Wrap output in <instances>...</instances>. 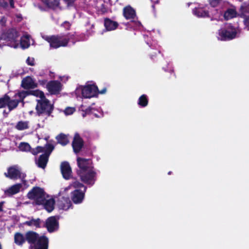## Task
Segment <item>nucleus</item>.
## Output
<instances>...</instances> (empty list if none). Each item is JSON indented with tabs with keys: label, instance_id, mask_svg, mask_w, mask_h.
Returning a JSON list of instances; mask_svg holds the SVG:
<instances>
[{
	"label": "nucleus",
	"instance_id": "f257e3e1",
	"mask_svg": "<svg viewBox=\"0 0 249 249\" xmlns=\"http://www.w3.org/2000/svg\"><path fill=\"white\" fill-rule=\"evenodd\" d=\"M25 241L30 245V249H36L39 246V244L47 247V249L49 248V239L45 235L39 236L36 232L32 231H27L25 234Z\"/></svg>",
	"mask_w": 249,
	"mask_h": 249
},
{
	"label": "nucleus",
	"instance_id": "f03ea898",
	"mask_svg": "<svg viewBox=\"0 0 249 249\" xmlns=\"http://www.w3.org/2000/svg\"><path fill=\"white\" fill-rule=\"evenodd\" d=\"M30 94L40 98V100L37 101L36 106V109L38 114H50L53 108V106L50 103L49 100L45 98L44 93L42 91L39 90H33L30 92Z\"/></svg>",
	"mask_w": 249,
	"mask_h": 249
},
{
	"label": "nucleus",
	"instance_id": "7ed1b4c3",
	"mask_svg": "<svg viewBox=\"0 0 249 249\" xmlns=\"http://www.w3.org/2000/svg\"><path fill=\"white\" fill-rule=\"evenodd\" d=\"M77 96H81L85 98H90L98 94V88L94 85H87L79 86L75 90Z\"/></svg>",
	"mask_w": 249,
	"mask_h": 249
},
{
	"label": "nucleus",
	"instance_id": "20e7f679",
	"mask_svg": "<svg viewBox=\"0 0 249 249\" xmlns=\"http://www.w3.org/2000/svg\"><path fill=\"white\" fill-rule=\"evenodd\" d=\"M42 37L49 43L51 48L54 49L66 46L69 40L67 36H43Z\"/></svg>",
	"mask_w": 249,
	"mask_h": 249
},
{
	"label": "nucleus",
	"instance_id": "39448f33",
	"mask_svg": "<svg viewBox=\"0 0 249 249\" xmlns=\"http://www.w3.org/2000/svg\"><path fill=\"white\" fill-rule=\"evenodd\" d=\"M27 197L33 200L36 204L40 205L45 200V192L43 189L39 187H34L27 194Z\"/></svg>",
	"mask_w": 249,
	"mask_h": 249
},
{
	"label": "nucleus",
	"instance_id": "423d86ee",
	"mask_svg": "<svg viewBox=\"0 0 249 249\" xmlns=\"http://www.w3.org/2000/svg\"><path fill=\"white\" fill-rule=\"evenodd\" d=\"M240 32L238 29L233 28L231 25H229L225 29H222L219 31L218 38L221 40L231 39L236 37Z\"/></svg>",
	"mask_w": 249,
	"mask_h": 249
},
{
	"label": "nucleus",
	"instance_id": "0eeeda50",
	"mask_svg": "<svg viewBox=\"0 0 249 249\" xmlns=\"http://www.w3.org/2000/svg\"><path fill=\"white\" fill-rule=\"evenodd\" d=\"M82 181L90 185H93L96 180V173L93 169L83 171H77Z\"/></svg>",
	"mask_w": 249,
	"mask_h": 249
},
{
	"label": "nucleus",
	"instance_id": "6e6552de",
	"mask_svg": "<svg viewBox=\"0 0 249 249\" xmlns=\"http://www.w3.org/2000/svg\"><path fill=\"white\" fill-rule=\"evenodd\" d=\"M18 36L17 31L15 29L9 31L7 35H3L2 38L6 40L7 45L11 47L17 48L19 46L18 41L17 39Z\"/></svg>",
	"mask_w": 249,
	"mask_h": 249
},
{
	"label": "nucleus",
	"instance_id": "1a4fd4ad",
	"mask_svg": "<svg viewBox=\"0 0 249 249\" xmlns=\"http://www.w3.org/2000/svg\"><path fill=\"white\" fill-rule=\"evenodd\" d=\"M77 162L79 168L77 171H83L93 169L92 162L90 159H85L80 157H77Z\"/></svg>",
	"mask_w": 249,
	"mask_h": 249
},
{
	"label": "nucleus",
	"instance_id": "9d476101",
	"mask_svg": "<svg viewBox=\"0 0 249 249\" xmlns=\"http://www.w3.org/2000/svg\"><path fill=\"white\" fill-rule=\"evenodd\" d=\"M44 227L47 228L48 232L51 233L58 230L59 223L54 216H51L46 219Z\"/></svg>",
	"mask_w": 249,
	"mask_h": 249
},
{
	"label": "nucleus",
	"instance_id": "9b49d317",
	"mask_svg": "<svg viewBox=\"0 0 249 249\" xmlns=\"http://www.w3.org/2000/svg\"><path fill=\"white\" fill-rule=\"evenodd\" d=\"M18 148L19 150L23 152H30L33 155H37L43 150L41 146H37L35 148H31L30 144L25 142H21L19 143Z\"/></svg>",
	"mask_w": 249,
	"mask_h": 249
},
{
	"label": "nucleus",
	"instance_id": "f8f14e48",
	"mask_svg": "<svg viewBox=\"0 0 249 249\" xmlns=\"http://www.w3.org/2000/svg\"><path fill=\"white\" fill-rule=\"evenodd\" d=\"M29 94V92L23 91L19 92L16 95V96H18L19 97L18 99L10 100V98L9 97V101L7 103V106L9 110H11L12 109L16 108L17 107L19 101H22L26 96Z\"/></svg>",
	"mask_w": 249,
	"mask_h": 249
},
{
	"label": "nucleus",
	"instance_id": "ddd939ff",
	"mask_svg": "<svg viewBox=\"0 0 249 249\" xmlns=\"http://www.w3.org/2000/svg\"><path fill=\"white\" fill-rule=\"evenodd\" d=\"M46 88L51 94H57L61 90L62 85L57 81H52L47 84Z\"/></svg>",
	"mask_w": 249,
	"mask_h": 249
},
{
	"label": "nucleus",
	"instance_id": "4468645a",
	"mask_svg": "<svg viewBox=\"0 0 249 249\" xmlns=\"http://www.w3.org/2000/svg\"><path fill=\"white\" fill-rule=\"evenodd\" d=\"M83 144L84 142L79 135L77 133L75 134L72 142V148L75 154H77L81 151Z\"/></svg>",
	"mask_w": 249,
	"mask_h": 249
},
{
	"label": "nucleus",
	"instance_id": "2eb2a0df",
	"mask_svg": "<svg viewBox=\"0 0 249 249\" xmlns=\"http://www.w3.org/2000/svg\"><path fill=\"white\" fill-rule=\"evenodd\" d=\"M61 172L64 178L68 180L71 177L72 171L70 164L67 161H63L60 166Z\"/></svg>",
	"mask_w": 249,
	"mask_h": 249
},
{
	"label": "nucleus",
	"instance_id": "dca6fc26",
	"mask_svg": "<svg viewBox=\"0 0 249 249\" xmlns=\"http://www.w3.org/2000/svg\"><path fill=\"white\" fill-rule=\"evenodd\" d=\"M85 192L82 190L75 189L71 193V199L74 204L81 203L85 197Z\"/></svg>",
	"mask_w": 249,
	"mask_h": 249
},
{
	"label": "nucleus",
	"instance_id": "f3484780",
	"mask_svg": "<svg viewBox=\"0 0 249 249\" xmlns=\"http://www.w3.org/2000/svg\"><path fill=\"white\" fill-rule=\"evenodd\" d=\"M4 176L11 179H17L21 178L20 171L15 167H10L8 168L7 172L4 173Z\"/></svg>",
	"mask_w": 249,
	"mask_h": 249
},
{
	"label": "nucleus",
	"instance_id": "a211bd4d",
	"mask_svg": "<svg viewBox=\"0 0 249 249\" xmlns=\"http://www.w3.org/2000/svg\"><path fill=\"white\" fill-rule=\"evenodd\" d=\"M58 206L60 209L66 211L72 206V203L68 197L63 196L58 200Z\"/></svg>",
	"mask_w": 249,
	"mask_h": 249
},
{
	"label": "nucleus",
	"instance_id": "6ab92c4d",
	"mask_svg": "<svg viewBox=\"0 0 249 249\" xmlns=\"http://www.w3.org/2000/svg\"><path fill=\"white\" fill-rule=\"evenodd\" d=\"M22 185L21 183H17L9 187L4 192L8 196H12L19 192Z\"/></svg>",
	"mask_w": 249,
	"mask_h": 249
},
{
	"label": "nucleus",
	"instance_id": "aec40b11",
	"mask_svg": "<svg viewBox=\"0 0 249 249\" xmlns=\"http://www.w3.org/2000/svg\"><path fill=\"white\" fill-rule=\"evenodd\" d=\"M21 86L25 89H29L35 88L36 85L31 77H26L22 80Z\"/></svg>",
	"mask_w": 249,
	"mask_h": 249
},
{
	"label": "nucleus",
	"instance_id": "412c9836",
	"mask_svg": "<svg viewBox=\"0 0 249 249\" xmlns=\"http://www.w3.org/2000/svg\"><path fill=\"white\" fill-rule=\"evenodd\" d=\"M49 157H35V162L37 166L41 168L45 169L49 161Z\"/></svg>",
	"mask_w": 249,
	"mask_h": 249
},
{
	"label": "nucleus",
	"instance_id": "4be33fe9",
	"mask_svg": "<svg viewBox=\"0 0 249 249\" xmlns=\"http://www.w3.org/2000/svg\"><path fill=\"white\" fill-rule=\"evenodd\" d=\"M55 201L54 199L51 198L46 199L45 197V200L41 205H43L44 208L49 213L52 212L54 208Z\"/></svg>",
	"mask_w": 249,
	"mask_h": 249
},
{
	"label": "nucleus",
	"instance_id": "5701e85b",
	"mask_svg": "<svg viewBox=\"0 0 249 249\" xmlns=\"http://www.w3.org/2000/svg\"><path fill=\"white\" fill-rule=\"evenodd\" d=\"M241 15L244 18V22L245 27L249 30V12L247 11V7L242 6L241 7Z\"/></svg>",
	"mask_w": 249,
	"mask_h": 249
},
{
	"label": "nucleus",
	"instance_id": "b1692460",
	"mask_svg": "<svg viewBox=\"0 0 249 249\" xmlns=\"http://www.w3.org/2000/svg\"><path fill=\"white\" fill-rule=\"evenodd\" d=\"M104 25L107 31H112L116 29L118 24L117 22L112 21L109 19H106L105 20Z\"/></svg>",
	"mask_w": 249,
	"mask_h": 249
},
{
	"label": "nucleus",
	"instance_id": "393cba45",
	"mask_svg": "<svg viewBox=\"0 0 249 249\" xmlns=\"http://www.w3.org/2000/svg\"><path fill=\"white\" fill-rule=\"evenodd\" d=\"M25 236L20 232H16L14 235V242L18 246H22L25 242Z\"/></svg>",
	"mask_w": 249,
	"mask_h": 249
},
{
	"label": "nucleus",
	"instance_id": "a878e982",
	"mask_svg": "<svg viewBox=\"0 0 249 249\" xmlns=\"http://www.w3.org/2000/svg\"><path fill=\"white\" fill-rule=\"evenodd\" d=\"M124 15L126 19L132 18L135 16V11L132 7L127 6L124 9Z\"/></svg>",
	"mask_w": 249,
	"mask_h": 249
},
{
	"label": "nucleus",
	"instance_id": "bb28decb",
	"mask_svg": "<svg viewBox=\"0 0 249 249\" xmlns=\"http://www.w3.org/2000/svg\"><path fill=\"white\" fill-rule=\"evenodd\" d=\"M41 220L40 218H37V219H34L32 218L29 221H26L24 223V225L28 226H35L36 228H40L41 227L40 224Z\"/></svg>",
	"mask_w": 249,
	"mask_h": 249
},
{
	"label": "nucleus",
	"instance_id": "cd10ccee",
	"mask_svg": "<svg viewBox=\"0 0 249 249\" xmlns=\"http://www.w3.org/2000/svg\"><path fill=\"white\" fill-rule=\"evenodd\" d=\"M30 36L28 35H25L23 36L20 39V46L23 49H26L29 47L30 45Z\"/></svg>",
	"mask_w": 249,
	"mask_h": 249
},
{
	"label": "nucleus",
	"instance_id": "c85d7f7f",
	"mask_svg": "<svg viewBox=\"0 0 249 249\" xmlns=\"http://www.w3.org/2000/svg\"><path fill=\"white\" fill-rule=\"evenodd\" d=\"M237 16V12L234 8L228 9L224 14V18L226 19H231Z\"/></svg>",
	"mask_w": 249,
	"mask_h": 249
},
{
	"label": "nucleus",
	"instance_id": "c756f323",
	"mask_svg": "<svg viewBox=\"0 0 249 249\" xmlns=\"http://www.w3.org/2000/svg\"><path fill=\"white\" fill-rule=\"evenodd\" d=\"M56 139L60 144L65 145L69 142V139L67 135L61 134L56 137Z\"/></svg>",
	"mask_w": 249,
	"mask_h": 249
},
{
	"label": "nucleus",
	"instance_id": "7c9ffc66",
	"mask_svg": "<svg viewBox=\"0 0 249 249\" xmlns=\"http://www.w3.org/2000/svg\"><path fill=\"white\" fill-rule=\"evenodd\" d=\"M193 12L195 15L198 17H205L208 15V12L201 8L196 9Z\"/></svg>",
	"mask_w": 249,
	"mask_h": 249
},
{
	"label": "nucleus",
	"instance_id": "2f4dec72",
	"mask_svg": "<svg viewBox=\"0 0 249 249\" xmlns=\"http://www.w3.org/2000/svg\"><path fill=\"white\" fill-rule=\"evenodd\" d=\"M44 2L49 7L55 8L59 3V0H44Z\"/></svg>",
	"mask_w": 249,
	"mask_h": 249
},
{
	"label": "nucleus",
	"instance_id": "473e14b6",
	"mask_svg": "<svg viewBox=\"0 0 249 249\" xmlns=\"http://www.w3.org/2000/svg\"><path fill=\"white\" fill-rule=\"evenodd\" d=\"M54 145L51 143H48L44 147H42L43 150L40 152H44L47 156L49 155L54 149Z\"/></svg>",
	"mask_w": 249,
	"mask_h": 249
},
{
	"label": "nucleus",
	"instance_id": "72a5a7b5",
	"mask_svg": "<svg viewBox=\"0 0 249 249\" xmlns=\"http://www.w3.org/2000/svg\"><path fill=\"white\" fill-rule=\"evenodd\" d=\"M16 128L19 130H23L28 128V122L26 121H19L16 126Z\"/></svg>",
	"mask_w": 249,
	"mask_h": 249
},
{
	"label": "nucleus",
	"instance_id": "f704fd0d",
	"mask_svg": "<svg viewBox=\"0 0 249 249\" xmlns=\"http://www.w3.org/2000/svg\"><path fill=\"white\" fill-rule=\"evenodd\" d=\"M138 104L142 107H145L147 106L148 100L145 95H142L139 98Z\"/></svg>",
	"mask_w": 249,
	"mask_h": 249
},
{
	"label": "nucleus",
	"instance_id": "c9c22d12",
	"mask_svg": "<svg viewBox=\"0 0 249 249\" xmlns=\"http://www.w3.org/2000/svg\"><path fill=\"white\" fill-rule=\"evenodd\" d=\"M9 101V97L7 95L4 96L3 98L0 99V108L4 107L6 105L7 106V103Z\"/></svg>",
	"mask_w": 249,
	"mask_h": 249
},
{
	"label": "nucleus",
	"instance_id": "e433bc0d",
	"mask_svg": "<svg viewBox=\"0 0 249 249\" xmlns=\"http://www.w3.org/2000/svg\"><path fill=\"white\" fill-rule=\"evenodd\" d=\"M73 187L76 188H83V190H82V192H86L87 187L84 186L82 183L78 182L75 181L73 183Z\"/></svg>",
	"mask_w": 249,
	"mask_h": 249
},
{
	"label": "nucleus",
	"instance_id": "4c0bfd02",
	"mask_svg": "<svg viewBox=\"0 0 249 249\" xmlns=\"http://www.w3.org/2000/svg\"><path fill=\"white\" fill-rule=\"evenodd\" d=\"M86 113H91L96 117H100L102 115V113H100V115L97 114L96 113V112H95V109L94 108L90 107L86 109Z\"/></svg>",
	"mask_w": 249,
	"mask_h": 249
},
{
	"label": "nucleus",
	"instance_id": "58836bf2",
	"mask_svg": "<svg viewBox=\"0 0 249 249\" xmlns=\"http://www.w3.org/2000/svg\"><path fill=\"white\" fill-rule=\"evenodd\" d=\"M221 0H208V2L211 6L215 7L219 4Z\"/></svg>",
	"mask_w": 249,
	"mask_h": 249
},
{
	"label": "nucleus",
	"instance_id": "ea45409f",
	"mask_svg": "<svg viewBox=\"0 0 249 249\" xmlns=\"http://www.w3.org/2000/svg\"><path fill=\"white\" fill-rule=\"evenodd\" d=\"M75 111V108L68 107L65 109L64 113L66 115H69L72 114L73 112H74Z\"/></svg>",
	"mask_w": 249,
	"mask_h": 249
},
{
	"label": "nucleus",
	"instance_id": "a19ab883",
	"mask_svg": "<svg viewBox=\"0 0 249 249\" xmlns=\"http://www.w3.org/2000/svg\"><path fill=\"white\" fill-rule=\"evenodd\" d=\"M26 61L28 65L31 66L34 65L35 60L33 58L28 57Z\"/></svg>",
	"mask_w": 249,
	"mask_h": 249
},
{
	"label": "nucleus",
	"instance_id": "79ce46f5",
	"mask_svg": "<svg viewBox=\"0 0 249 249\" xmlns=\"http://www.w3.org/2000/svg\"><path fill=\"white\" fill-rule=\"evenodd\" d=\"M75 0H64L68 6L71 5Z\"/></svg>",
	"mask_w": 249,
	"mask_h": 249
},
{
	"label": "nucleus",
	"instance_id": "37998d69",
	"mask_svg": "<svg viewBox=\"0 0 249 249\" xmlns=\"http://www.w3.org/2000/svg\"><path fill=\"white\" fill-rule=\"evenodd\" d=\"M5 203V201H2L0 202V212H3V207Z\"/></svg>",
	"mask_w": 249,
	"mask_h": 249
},
{
	"label": "nucleus",
	"instance_id": "c03bdc74",
	"mask_svg": "<svg viewBox=\"0 0 249 249\" xmlns=\"http://www.w3.org/2000/svg\"><path fill=\"white\" fill-rule=\"evenodd\" d=\"M5 18L4 17L2 18L0 20V25H3L5 22Z\"/></svg>",
	"mask_w": 249,
	"mask_h": 249
},
{
	"label": "nucleus",
	"instance_id": "a18cd8bd",
	"mask_svg": "<svg viewBox=\"0 0 249 249\" xmlns=\"http://www.w3.org/2000/svg\"><path fill=\"white\" fill-rule=\"evenodd\" d=\"M106 90H106V89H104L103 90H101V91H99V90H98V94L99 93H100V94H104V93H106Z\"/></svg>",
	"mask_w": 249,
	"mask_h": 249
},
{
	"label": "nucleus",
	"instance_id": "49530a36",
	"mask_svg": "<svg viewBox=\"0 0 249 249\" xmlns=\"http://www.w3.org/2000/svg\"><path fill=\"white\" fill-rule=\"evenodd\" d=\"M39 246L38 247H37V248H36V249H47V247H44V246L43 245H41L39 244Z\"/></svg>",
	"mask_w": 249,
	"mask_h": 249
},
{
	"label": "nucleus",
	"instance_id": "de8ad7c7",
	"mask_svg": "<svg viewBox=\"0 0 249 249\" xmlns=\"http://www.w3.org/2000/svg\"><path fill=\"white\" fill-rule=\"evenodd\" d=\"M10 5L12 7H14V2L13 0H9Z\"/></svg>",
	"mask_w": 249,
	"mask_h": 249
},
{
	"label": "nucleus",
	"instance_id": "09e8293b",
	"mask_svg": "<svg viewBox=\"0 0 249 249\" xmlns=\"http://www.w3.org/2000/svg\"><path fill=\"white\" fill-rule=\"evenodd\" d=\"M171 174H172V172H171V171H169V172H168V175H171Z\"/></svg>",
	"mask_w": 249,
	"mask_h": 249
},
{
	"label": "nucleus",
	"instance_id": "8fccbe9b",
	"mask_svg": "<svg viewBox=\"0 0 249 249\" xmlns=\"http://www.w3.org/2000/svg\"><path fill=\"white\" fill-rule=\"evenodd\" d=\"M140 24H140V22H138V23H137V25H140Z\"/></svg>",
	"mask_w": 249,
	"mask_h": 249
},
{
	"label": "nucleus",
	"instance_id": "3c124183",
	"mask_svg": "<svg viewBox=\"0 0 249 249\" xmlns=\"http://www.w3.org/2000/svg\"><path fill=\"white\" fill-rule=\"evenodd\" d=\"M65 24H68V25H69V23H68V22H66V23H65Z\"/></svg>",
	"mask_w": 249,
	"mask_h": 249
},
{
	"label": "nucleus",
	"instance_id": "603ef678",
	"mask_svg": "<svg viewBox=\"0 0 249 249\" xmlns=\"http://www.w3.org/2000/svg\"><path fill=\"white\" fill-rule=\"evenodd\" d=\"M83 117H85V114H83Z\"/></svg>",
	"mask_w": 249,
	"mask_h": 249
}]
</instances>
